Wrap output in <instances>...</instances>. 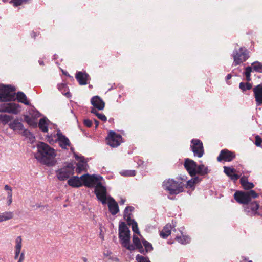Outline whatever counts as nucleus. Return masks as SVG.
Masks as SVG:
<instances>
[{"instance_id": "1", "label": "nucleus", "mask_w": 262, "mask_h": 262, "mask_svg": "<svg viewBox=\"0 0 262 262\" xmlns=\"http://www.w3.org/2000/svg\"><path fill=\"white\" fill-rule=\"evenodd\" d=\"M37 152L35 154V158L40 163L48 166H54L56 161L55 150L47 144L40 142L37 145Z\"/></svg>"}, {"instance_id": "2", "label": "nucleus", "mask_w": 262, "mask_h": 262, "mask_svg": "<svg viewBox=\"0 0 262 262\" xmlns=\"http://www.w3.org/2000/svg\"><path fill=\"white\" fill-rule=\"evenodd\" d=\"M119 238L123 247L130 251L135 250V246L130 244V231L123 222L119 225Z\"/></svg>"}, {"instance_id": "3", "label": "nucleus", "mask_w": 262, "mask_h": 262, "mask_svg": "<svg viewBox=\"0 0 262 262\" xmlns=\"http://www.w3.org/2000/svg\"><path fill=\"white\" fill-rule=\"evenodd\" d=\"M164 189L172 194H178L184 190L185 184L181 181H176L173 179H169L163 182Z\"/></svg>"}, {"instance_id": "4", "label": "nucleus", "mask_w": 262, "mask_h": 262, "mask_svg": "<svg viewBox=\"0 0 262 262\" xmlns=\"http://www.w3.org/2000/svg\"><path fill=\"white\" fill-rule=\"evenodd\" d=\"M257 197V194L252 190L246 192L237 191L234 194V198L236 202L244 205L251 202L252 199H255Z\"/></svg>"}, {"instance_id": "5", "label": "nucleus", "mask_w": 262, "mask_h": 262, "mask_svg": "<svg viewBox=\"0 0 262 262\" xmlns=\"http://www.w3.org/2000/svg\"><path fill=\"white\" fill-rule=\"evenodd\" d=\"M15 89L11 85L0 86V102L12 101L15 100Z\"/></svg>"}, {"instance_id": "6", "label": "nucleus", "mask_w": 262, "mask_h": 262, "mask_svg": "<svg viewBox=\"0 0 262 262\" xmlns=\"http://www.w3.org/2000/svg\"><path fill=\"white\" fill-rule=\"evenodd\" d=\"M233 64L235 66L246 61L249 57L248 51L245 47H241L233 52Z\"/></svg>"}, {"instance_id": "7", "label": "nucleus", "mask_w": 262, "mask_h": 262, "mask_svg": "<svg viewBox=\"0 0 262 262\" xmlns=\"http://www.w3.org/2000/svg\"><path fill=\"white\" fill-rule=\"evenodd\" d=\"M73 164L71 163H68L66 166L58 169L56 171L57 177L60 181H64L74 173Z\"/></svg>"}, {"instance_id": "8", "label": "nucleus", "mask_w": 262, "mask_h": 262, "mask_svg": "<svg viewBox=\"0 0 262 262\" xmlns=\"http://www.w3.org/2000/svg\"><path fill=\"white\" fill-rule=\"evenodd\" d=\"M107 144L112 147H117L122 142V136L115 132L111 130L106 137Z\"/></svg>"}, {"instance_id": "9", "label": "nucleus", "mask_w": 262, "mask_h": 262, "mask_svg": "<svg viewBox=\"0 0 262 262\" xmlns=\"http://www.w3.org/2000/svg\"><path fill=\"white\" fill-rule=\"evenodd\" d=\"M191 148L194 156L201 158L203 156L204 151L202 141L197 139H193L191 141Z\"/></svg>"}, {"instance_id": "10", "label": "nucleus", "mask_w": 262, "mask_h": 262, "mask_svg": "<svg viewBox=\"0 0 262 262\" xmlns=\"http://www.w3.org/2000/svg\"><path fill=\"white\" fill-rule=\"evenodd\" d=\"M95 193L99 200L102 204L106 203V189L102 185L100 182H99L95 186Z\"/></svg>"}, {"instance_id": "11", "label": "nucleus", "mask_w": 262, "mask_h": 262, "mask_svg": "<svg viewBox=\"0 0 262 262\" xmlns=\"http://www.w3.org/2000/svg\"><path fill=\"white\" fill-rule=\"evenodd\" d=\"M81 180L84 186L91 188L93 187L99 181V178L95 175L90 176L88 174L80 177Z\"/></svg>"}, {"instance_id": "12", "label": "nucleus", "mask_w": 262, "mask_h": 262, "mask_svg": "<svg viewBox=\"0 0 262 262\" xmlns=\"http://www.w3.org/2000/svg\"><path fill=\"white\" fill-rule=\"evenodd\" d=\"M197 165L196 163L193 160L189 158L185 159L184 163V167L191 177L196 176L195 170L197 168Z\"/></svg>"}, {"instance_id": "13", "label": "nucleus", "mask_w": 262, "mask_h": 262, "mask_svg": "<svg viewBox=\"0 0 262 262\" xmlns=\"http://www.w3.org/2000/svg\"><path fill=\"white\" fill-rule=\"evenodd\" d=\"M259 208V204L256 201L247 203L244 205V211L248 215L254 216L257 214V211Z\"/></svg>"}, {"instance_id": "14", "label": "nucleus", "mask_w": 262, "mask_h": 262, "mask_svg": "<svg viewBox=\"0 0 262 262\" xmlns=\"http://www.w3.org/2000/svg\"><path fill=\"white\" fill-rule=\"evenodd\" d=\"M235 157V155L234 152L225 149L221 150L219 156L217 158V160L219 162L222 161L230 162L232 161Z\"/></svg>"}, {"instance_id": "15", "label": "nucleus", "mask_w": 262, "mask_h": 262, "mask_svg": "<svg viewBox=\"0 0 262 262\" xmlns=\"http://www.w3.org/2000/svg\"><path fill=\"white\" fill-rule=\"evenodd\" d=\"M253 91L256 105H261L262 104V83L254 86Z\"/></svg>"}, {"instance_id": "16", "label": "nucleus", "mask_w": 262, "mask_h": 262, "mask_svg": "<svg viewBox=\"0 0 262 262\" xmlns=\"http://www.w3.org/2000/svg\"><path fill=\"white\" fill-rule=\"evenodd\" d=\"M91 104L93 106L99 110H102L105 107V102L98 96H95L92 98Z\"/></svg>"}, {"instance_id": "17", "label": "nucleus", "mask_w": 262, "mask_h": 262, "mask_svg": "<svg viewBox=\"0 0 262 262\" xmlns=\"http://www.w3.org/2000/svg\"><path fill=\"white\" fill-rule=\"evenodd\" d=\"M57 139L59 145L63 149H66L67 146L70 145V142L69 139L63 135L61 132H58L57 133Z\"/></svg>"}, {"instance_id": "18", "label": "nucleus", "mask_w": 262, "mask_h": 262, "mask_svg": "<svg viewBox=\"0 0 262 262\" xmlns=\"http://www.w3.org/2000/svg\"><path fill=\"white\" fill-rule=\"evenodd\" d=\"M19 108L20 106L19 104L15 103H10L5 107L3 111L9 113L17 114L19 111Z\"/></svg>"}, {"instance_id": "19", "label": "nucleus", "mask_w": 262, "mask_h": 262, "mask_svg": "<svg viewBox=\"0 0 262 262\" xmlns=\"http://www.w3.org/2000/svg\"><path fill=\"white\" fill-rule=\"evenodd\" d=\"M108 207L109 211L112 215H115L119 212L118 204L113 198L109 199Z\"/></svg>"}, {"instance_id": "20", "label": "nucleus", "mask_w": 262, "mask_h": 262, "mask_svg": "<svg viewBox=\"0 0 262 262\" xmlns=\"http://www.w3.org/2000/svg\"><path fill=\"white\" fill-rule=\"evenodd\" d=\"M89 75L86 73L78 72L75 75V78L80 85L87 84V80Z\"/></svg>"}, {"instance_id": "21", "label": "nucleus", "mask_w": 262, "mask_h": 262, "mask_svg": "<svg viewBox=\"0 0 262 262\" xmlns=\"http://www.w3.org/2000/svg\"><path fill=\"white\" fill-rule=\"evenodd\" d=\"M10 129L15 132L23 131L24 125L18 119H15L9 124Z\"/></svg>"}, {"instance_id": "22", "label": "nucleus", "mask_w": 262, "mask_h": 262, "mask_svg": "<svg viewBox=\"0 0 262 262\" xmlns=\"http://www.w3.org/2000/svg\"><path fill=\"white\" fill-rule=\"evenodd\" d=\"M80 177L74 176L68 180V184L73 187H79L82 185Z\"/></svg>"}, {"instance_id": "23", "label": "nucleus", "mask_w": 262, "mask_h": 262, "mask_svg": "<svg viewBox=\"0 0 262 262\" xmlns=\"http://www.w3.org/2000/svg\"><path fill=\"white\" fill-rule=\"evenodd\" d=\"M15 254L14 258L15 259H17L18 258V256L20 253L22 247V238L20 236H18L17 237L15 240Z\"/></svg>"}, {"instance_id": "24", "label": "nucleus", "mask_w": 262, "mask_h": 262, "mask_svg": "<svg viewBox=\"0 0 262 262\" xmlns=\"http://www.w3.org/2000/svg\"><path fill=\"white\" fill-rule=\"evenodd\" d=\"M196 175L199 174L201 176H204L209 172V170L208 167L203 164L197 165V168L195 170Z\"/></svg>"}, {"instance_id": "25", "label": "nucleus", "mask_w": 262, "mask_h": 262, "mask_svg": "<svg viewBox=\"0 0 262 262\" xmlns=\"http://www.w3.org/2000/svg\"><path fill=\"white\" fill-rule=\"evenodd\" d=\"M172 227L170 224H166L160 233V235L163 238H166L171 233Z\"/></svg>"}, {"instance_id": "26", "label": "nucleus", "mask_w": 262, "mask_h": 262, "mask_svg": "<svg viewBox=\"0 0 262 262\" xmlns=\"http://www.w3.org/2000/svg\"><path fill=\"white\" fill-rule=\"evenodd\" d=\"M240 183L243 188L245 190H249L254 187V184L252 183L249 182L246 177L241 178Z\"/></svg>"}, {"instance_id": "27", "label": "nucleus", "mask_w": 262, "mask_h": 262, "mask_svg": "<svg viewBox=\"0 0 262 262\" xmlns=\"http://www.w3.org/2000/svg\"><path fill=\"white\" fill-rule=\"evenodd\" d=\"M16 98L18 101L25 105H28L30 103L27 100L26 95L22 92H18L16 94Z\"/></svg>"}, {"instance_id": "28", "label": "nucleus", "mask_w": 262, "mask_h": 262, "mask_svg": "<svg viewBox=\"0 0 262 262\" xmlns=\"http://www.w3.org/2000/svg\"><path fill=\"white\" fill-rule=\"evenodd\" d=\"M38 127L42 132L46 133L48 131V123L46 118H41L39 120Z\"/></svg>"}, {"instance_id": "29", "label": "nucleus", "mask_w": 262, "mask_h": 262, "mask_svg": "<svg viewBox=\"0 0 262 262\" xmlns=\"http://www.w3.org/2000/svg\"><path fill=\"white\" fill-rule=\"evenodd\" d=\"M13 217V213L12 212H5L0 213V222L9 220Z\"/></svg>"}, {"instance_id": "30", "label": "nucleus", "mask_w": 262, "mask_h": 262, "mask_svg": "<svg viewBox=\"0 0 262 262\" xmlns=\"http://www.w3.org/2000/svg\"><path fill=\"white\" fill-rule=\"evenodd\" d=\"M22 135L28 138L30 141L33 142L35 140V136L29 130L24 129L22 132Z\"/></svg>"}, {"instance_id": "31", "label": "nucleus", "mask_w": 262, "mask_h": 262, "mask_svg": "<svg viewBox=\"0 0 262 262\" xmlns=\"http://www.w3.org/2000/svg\"><path fill=\"white\" fill-rule=\"evenodd\" d=\"M252 69L253 70V71L259 72V73H262V63L258 62V61H255L253 62L251 64Z\"/></svg>"}, {"instance_id": "32", "label": "nucleus", "mask_w": 262, "mask_h": 262, "mask_svg": "<svg viewBox=\"0 0 262 262\" xmlns=\"http://www.w3.org/2000/svg\"><path fill=\"white\" fill-rule=\"evenodd\" d=\"M24 120L29 126L35 128L37 126V123L31 117L28 115L24 116Z\"/></svg>"}, {"instance_id": "33", "label": "nucleus", "mask_w": 262, "mask_h": 262, "mask_svg": "<svg viewBox=\"0 0 262 262\" xmlns=\"http://www.w3.org/2000/svg\"><path fill=\"white\" fill-rule=\"evenodd\" d=\"M176 239L182 244H186L190 242V238L188 236L183 235L182 236H177Z\"/></svg>"}, {"instance_id": "34", "label": "nucleus", "mask_w": 262, "mask_h": 262, "mask_svg": "<svg viewBox=\"0 0 262 262\" xmlns=\"http://www.w3.org/2000/svg\"><path fill=\"white\" fill-rule=\"evenodd\" d=\"M252 84L249 82H241L239 85V89L243 91H246V90H249L252 88Z\"/></svg>"}, {"instance_id": "35", "label": "nucleus", "mask_w": 262, "mask_h": 262, "mask_svg": "<svg viewBox=\"0 0 262 262\" xmlns=\"http://www.w3.org/2000/svg\"><path fill=\"white\" fill-rule=\"evenodd\" d=\"M12 119V116L0 114V121L4 124L8 123Z\"/></svg>"}, {"instance_id": "36", "label": "nucleus", "mask_w": 262, "mask_h": 262, "mask_svg": "<svg viewBox=\"0 0 262 262\" xmlns=\"http://www.w3.org/2000/svg\"><path fill=\"white\" fill-rule=\"evenodd\" d=\"M252 71V67L248 66L245 69L244 74L246 76V80L249 82L251 81V73Z\"/></svg>"}, {"instance_id": "37", "label": "nucleus", "mask_w": 262, "mask_h": 262, "mask_svg": "<svg viewBox=\"0 0 262 262\" xmlns=\"http://www.w3.org/2000/svg\"><path fill=\"white\" fill-rule=\"evenodd\" d=\"M143 245L144 246L145 249V252L147 253L152 250L153 247L152 245L145 239L142 240Z\"/></svg>"}, {"instance_id": "38", "label": "nucleus", "mask_w": 262, "mask_h": 262, "mask_svg": "<svg viewBox=\"0 0 262 262\" xmlns=\"http://www.w3.org/2000/svg\"><path fill=\"white\" fill-rule=\"evenodd\" d=\"M133 242L134 244V246H135V249L136 248H141L142 243L141 242L140 239L135 235L133 236Z\"/></svg>"}, {"instance_id": "39", "label": "nucleus", "mask_w": 262, "mask_h": 262, "mask_svg": "<svg viewBox=\"0 0 262 262\" xmlns=\"http://www.w3.org/2000/svg\"><path fill=\"white\" fill-rule=\"evenodd\" d=\"M134 209V208L132 206H127L125 208L124 211L123 217L124 219H126V216H129L131 217L132 214L131 212H132Z\"/></svg>"}, {"instance_id": "40", "label": "nucleus", "mask_w": 262, "mask_h": 262, "mask_svg": "<svg viewBox=\"0 0 262 262\" xmlns=\"http://www.w3.org/2000/svg\"><path fill=\"white\" fill-rule=\"evenodd\" d=\"M224 172L229 177L232 176L233 173H235V169L229 167H224Z\"/></svg>"}, {"instance_id": "41", "label": "nucleus", "mask_w": 262, "mask_h": 262, "mask_svg": "<svg viewBox=\"0 0 262 262\" xmlns=\"http://www.w3.org/2000/svg\"><path fill=\"white\" fill-rule=\"evenodd\" d=\"M85 164L83 163H78L77 164V168H76V172L77 173H80L82 171L85 170Z\"/></svg>"}, {"instance_id": "42", "label": "nucleus", "mask_w": 262, "mask_h": 262, "mask_svg": "<svg viewBox=\"0 0 262 262\" xmlns=\"http://www.w3.org/2000/svg\"><path fill=\"white\" fill-rule=\"evenodd\" d=\"M136 259L138 262H150L148 258L138 254L136 256Z\"/></svg>"}, {"instance_id": "43", "label": "nucleus", "mask_w": 262, "mask_h": 262, "mask_svg": "<svg viewBox=\"0 0 262 262\" xmlns=\"http://www.w3.org/2000/svg\"><path fill=\"white\" fill-rule=\"evenodd\" d=\"M29 0H11V3H12L15 7L21 5L23 3H26Z\"/></svg>"}, {"instance_id": "44", "label": "nucleus", "mask_w": 262, "mask_h": 262, "mask_svg": "<svg viewBox=\"0 0 262 262\" xmlns=\"http://www.w3.org/2000/svg\"><path fill=\"white\" fill-rule=\"evenodd\" d=\"M194 185L195 184L194 183V182L192 180V179H190L187 182L186 185H185V186L186 188H194Z\"/></svg>"}, {"instance_id": "45", "label": "nucleus", "mask_w": 262, "mask_h": 262, "mask_svg": "<svg viewBox=\"0 0 262 262\" xmlns=\"http://www.w3.org/2000/svg\"><path fill=\"white\" fill-rule=\"evenodd\" d=\"M262 143V139L258 136L257 135L255 136V144L257 146H260Z\"/></svg>"}, {"instance_id": "46", "label": "nucleus", "mask_w": 262, "mask_h": 262, "mask_svg": "<svg viewBox=\"0 0 262 262\" xmlns=\"http://www.w3.org/2000/svg\"><path fill=\"white\" fill-rule=\"evenodd\" d=\"M132 228L134 232L140 234V231L138 227L137 223H134V224L132 225Z\"/></svg>"}, {"instance_id": "47", "label": "nucleus", "mask_w": 262, "mask_h": 262, "mask_svg": "<svg viewBox=\"0 0 262 262\" xmlns=\"http://www.w3.org/2000/svg\"><path fill=\"white\" fill-rule=\"evenodd\" d=\"M126 217H126V219H124V220L126 221L127 224L129 226H132V225H133L134 223H137L134 220L132 219L130 216H126Z\"/></svg>"}, {"instance_id": "48", "label": "nucleus", "mask_w": 262, "mask_h": 262, "mask_svg": "<svg viewBox=\"0 0 262 262\" xmlns=\"http://www.w3.org/2000/svg\"><path fill=\"white\" fill-rule=\"evenodd\" d=\"M7 198L8 200V202H7V204L9 206L11 205V204L12 202V192H11V191L8 192Z\"/></svg>"}, {"instance_id": "49", "label": "nucleus", "mask_w": 262, "mask_h": 262, "mask_svg": "<svg viewBox=\"0 0 262 262\" xmlns=\"http://www.w3.org/2000/svg\"><path fill=\"white\" fill-rule=\"evenodd\" d=\"M83 124L85 126L90 127L92 125V122L90 119H84L83 120Z\"/></svg>"}, {"instance_id": "50", "label": "nucleus", "mask_w": 262, "mask_h": 262, "mask_svg": "<svg viewBox=\"0 0 262 262\" xmlns=\"http://www.w3.org/2000/svg\"><path fill=\"white\" fill-rule=\"evenodd\" d=\"M96 116L97 117L102 121H106L107 120L106 117L103 114L99 113L97 114Z\"/></svg>"}, {"instance_id": "51", "label": "nucleus", "mask_w": 262, "mask_h": 262, "mask_svg": "<svg viewBox=\"0 0 262 262\" xmlns=\"http://www.w3.org/2000/svg\"><path fill=\"white\" fill-rule=\"evenodd\" d=\"M191 179L194 182V183L195 184L199 183L202 181V179L200 178L199 177H194L192 178Z\"/></svg>"}, {"instance_id": "52", "label": "nucleus", "mask_w": 262, "mask_h": 262, "mask_svg": "<svg viewBox=\"0 0 262 262\" xmlns=\"http://www.w3.org/2000/svg\"><path fill=\"white\" fill-rule=\"evenodd\" d=\"M230 178L233 180H234V181H236V180H237L239 178V175L237 174H235L234 173H233L231 176L230 177Z\"/></svg>"}, {"instance_id": "53", "label": "nucleus", "mask_w": 262, "mask_h": 262, "mask_svg": "<svg viewBox=\"0 0 262 262\" xmlns=\"http://www.w3.org/2000/svg\"><path fill=\"white\" fill-rule=\"evenodd\" d=\"M126 175L128 176H134L136 175V171L135 170H129L126 172Z\"/></svg>"}, {"instance_id": "54", "label": "nucleus", "mask_w": 262, "mask_h": 262, "mask_svg": "<svg viewBox=\"0 0 262 262\" xmlns=\"http://www.w3.org/2000/svg\"><path fill=\"white\" fill-rule=\"evenodd\" d=\"M66 88V84L64 83H60L58 84V89L61 91L63 89Z\"/></svg>"}, {"instance_id": "55", "label": "nucleus", "mask_w": 262, "mask_h": 262, "mask_svg": "<svg viewBox=\"0 0 262 262\" xmlns=\"http://www.w3.org/2000/svg\"><path fill=\"white\" fill-rule=\"evenodd\" d=\"M24 259H25V254H24V253L23 252L20 254V256L19 258V260H18V262H23V260H24Z\"/></svg>"}, {"instance_id": "56", "label": "nucleus", "mask_w": 262, "mask_h": 262, "mask_svg": "<svg viewBox=\"0 0 262 262\" xmlns=\"http://www.w3.org/2000/svg\"><path fill=\"white\" fill-rule=\"evenodd\" d=\"M136 249H138L139 250V251L141 253H143V254H145V249H144L143 247V246L142 245H141V248H136Z\"/></svg>"}, {"instance_id": "57", "label": "nucleus", "mask_w": 262, "mask_h": 262, "mask_svg": "<svg viewBox=\"0 0 262 262\" xmlns=\"http://www.w3.org/2000/svg\"><path fill=\"white\" fill-rule=\"evenodd\" d=\"M4 188L6 190H8L9 191H11V192H12V188L10 186H9L8 185H6L5 186Z\"/></svg>"}, {"instance_id": "58", "label": "nucleus", "mask_w": 262, "mask_h": 262, "mask_svg": "<svg viewBox=\"0 0 262 262\" xmlns=\"http://www.w3.org/2000/svg\"><path fill=\"white\" fill-rule=\"evenodd\" d=\"M96 108L94 107V108H92L91 111V112L95 115H96L97 114H99V113L98 112V111L96 110Z\"/></svg>"}, {"instance_id": "59", "label": "nucleus", "mask_w": 262, "mask_h": 262, "mask_svg": "<svg viewBox=\"0 0 262 262\" xmlns=\"http://www.w3.org/2000/svg\"><path fill=\"white\" fill-rule=\"evenodd\" d=\"M232 77V75L231 74H228L226 77V81H228V80L230 79Z\"/></svg>"}, {"instance_id": "60", "label": "nucleus", "mask_w": 262, "mask_h": 262, "mask_svg": "<svg viewBox=\"0 0 262 262\" xmlns=\"http://www.w3.org/2000/svg\"><path fill=\"white\" fill-rule=\"evenodd\" d=\"M95 128H97L99 124V121L97 120H95Z\"/></svg>"}, {"instance_id": "61", "label": "nucleus", "mask_w": 262, "mask_h": 262, "mask_svg": "<svg viewBox=\"0 0 262 262\" xmlns=\"http://www.w3.org/2000/svg\"><path fill=\"white\" fill-rule=\"evenodd\" d=\"M125 202V200L122 199L119 202L120 205H123Z\"/></svg>"}, {"instance_id": "62", "label": "nucleus", "mask_w": 262, "mask_h": 262, "mask_svg": "<svg viewBox=\"0 0 262 262\" xmlns=\"http://www.w3.org/2000/svg\"><path fill=\"white\" fill-rule=\"evenodd\" d=\"M82 259L83 262H87V258H86L83 257L82 258Z\"/></svg>"}, {"instance_id": "63", "label": "nucleus", "mask_w": 262, "mask_h": 262, "mask_svg": "<svg viewBox=\"0 0 262 262\" xmlns=\"http://www.w3.org/2000/svg\"><path fill=\"white\" fill-rule=\"evenodd\" d=\"M39 63L41 66H43L44 65V62H43V61H39Z\"/></svg>"}, {"instance_id": "64", "label": "nucleus", "mask_w": 262, "mask_h": 262, "mask_svg": "<svg viewBox=\"0 0 262 262\" xmlns=\"http://www.w3.org/2000/svg\"><path fill=\"white\" fill-rule=\"evenodd\" d=\"M75 158H76V159H78V156H75Z\"/></svg>"}]
</instances>
